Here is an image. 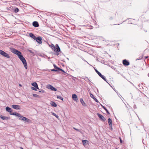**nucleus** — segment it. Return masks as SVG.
<instances>
[{"mask_svg": "<svg viewBox=\"0 0 149 149\" xmlns=\"http://www.w3.org/2000/svg\"><path fill=\"white\" fill-rule=\"evenodd\" d=\"M11 51L18 56V57L23 63L25 68L27 69L28 68L27 62L23 56L22 53L19 51L13 48L11 49Z\"/></svg>", "mask_w": 149, "mask_h": 149, "instance_id": "obj_1", "label": "nucleus"}, {"mask_svg": "<svg viewBox=\"0 0 149 149\" xmlns=\"http://www.w3.org/2000/svg\"><path fill=\"white\" fill-rule=\"evenodd\" d=\"M11 51L18 56V57L23 63L25 68L27 69L28 68L27 62L23 56L22 53L19 51L13 48L11 49Z\"/></svg>", "mask_w": 149, "mask_h": 149, "instance_id": "obj_2", "label": "nucleus"}, {"mask_svg": "<svg viewBox=\"0 0 149 149\" xmlns=\"http://www.w3.org/2000/svg\"><path fill=\"white\" fill-rule=\"evenodd\" d=\"M0 54L7 58H10L9 55L2 50H0Z\"/></svg>", "mask_w": 149, "mask_h": 149, "instance_id": "obj_3", "label": "nucleus"}, {"mask_svg": "<svg viewBox=\"0 0 149 149\" xmlns=\"http://www.w3.org/2000/svg\"><path fill=\"white\" fill-rule=\"evenodd\" d=\"M96 72L98 74V75L102 78L104 80L106 81L107 83H108V82L107 81V79L105 78V77L103 75H102L100 72L98 71L96 69L94 68Z\"/></svg>", "mask_w": 149, "mask_h": 149, "instance_id": "obj_4", "label": "nucleus"}, {"mask_svg": "<svg viewBox=\"0 0 149 149\" xmlns=\"http://www.w3.org/2000/svg\"><path fill=\"white\" fill-rule=\"evenodd\" d=\"M56 49L55 51H54L55 52L54 54L57 56H58L59 54V52L61 51V49L58 44H56Z\"/></svg>", "mask_w": 149, "mask_h": 149, "instance_id": "obj_5", "label": "nucleus"}, {"mask_svg": "<svg viewBox=\"0 0 149 149\" xmlns=\"http://www.w3.org/2000/svg\"><path fill=\"white\" fill-rule=\"evenodd\" d=\"M6 110L7 111L9 112L10 114L11 115H14L16 112H12L13 110L10 107L7 106L6 108Z\"/></svg>", "mask_w": 149, "mask_h": 149, "instance_id": "obj_6", "label": "nucleus"}, {"mask_svg": "<svg viewBox=\"0 0 149 149\" xmlns=\"http://www.w3.org/2000/svg\"><path fill=\"white\" fill-rule=\"evenodd\" d=\"M97 114L101 120L103 122L105 121L106 119L102 115L99 113H97Z\"/></svg>", "mask_w": 149, "mask_h": 149, "instance_id": "obj_7", "label": "nucleus"}, {"mask_svg": "<svg viewBox=\"0 0 149 149\" xmlns=\"http://www.w3.org/2000/svg\"><path fill=\"white\" fill-rule=\"evenodd\" d=\"M39 44H41L42 43V38L41 36H38L36 38L35 40Z\"/></svg>", "mask_w": 149, "mask_h": 149, "instance_id": "obj_8", "label": "nucleus"}, {"mask_svg": "<svg viewBox=\"0 0 149 149\" xmlns=\"http://www.w3.org/2000/svg\"><path fill=\"white\" fill-rule=\"evenodd\" d=\"M14 116H18L19 118V119L22 120H23V119H24V117L22 116L20 113H17V112H16L15 114L14 115Z\"/></svg>", "mask_w": 149, "mask_h": 149, "instance_id": "obj_9", "label": "nucleus"}, {"mask_svg": "<svg viewBox=\"0 0 149 149\" xmlns=\"http://www.w3.org/2000/svg\"><path fill=\"white\" fill-rule=\"evenodd\" d=\"M47 88L48 89H50L52 91H57V89L56 88L53 87L52 86L50 85H48Z\"/></svg>", "mask_w": 149, "mask_h": 149, "instance_id": "obj_10", "label": "nucleus"}, {"mask_svg": "<svg viewBox=\"0 0 149 149\" xmlns=\"http://www.w3.org/2000/svg\"><path fill=\"white\" fill-rule=\"evenodd\" d=\"M108 120L110 129L112 130V120L110 118H109Z\"/></svg>", "mask_w": 149, "mask_h": 149, "instance_id": "obj_11", "label": "nucleus"}, {"mask_svg": "<svg viewBox=\"0 0 149 149\" xmlns=\"http://www.w3.org/2000/svg\"><path fill=\"white\" fill-rule=\"evenodd\" d=\"M123 63L125 66H128L130 65V62L126 59L123 60Z\"/></svg>", "mask_w": 149, "mask_h": 149, "instance_id": "obj_12", "label": "nucleus"}, {"mask_svg": "<svg viewBox=\"0 0 149 149\" xmlns=\"http://www.w3.org/2000/svg\"><path fill=\"white\" fill-rule=\"evenodd\" d=\"M12 107L16 110H19L20 109V106L19 105L14 104L12 105Z\"/></svg>", "mask_w": 149, "mask_h": 149, "instance_id": "obj_13", "label": "nucleus"}, {"mask_svg": "<svg viewBox=\"0 0 149 149\" xmlns=\"http://www.w3.org/2000/svg\"><path fill=\"white\" fill-rule=\"evenodd\" d=\"M32 25L35 27H37L39 26L38 22L37 21H34L32 23Z\"/></svg>", "mask_w": 149, "mask_h": 149, "instance_id": "obj_14", "label": "nucleus"}, {"mask_svg": "<svg viewBox=\"0 0 149 149\" xmlns=\"http://www.w3.org/2000/svg\"><path fill=\"white\" fill-rule=\"evenodd\" d=\"M49 46L53 50L55 51L56 49V47L54 45L52 44H51V45L49 44Z\"/></svg>", "mask_w": 149, "mask_h": 149, "instance_id": "obj_15", "label": "nucleus"}, {"mask_svg": "<svg viewBox=\"0 0 149 149\" xmlns=\"http://www.w3.org/2000/svg\"><path fill=\"white\" fill-rule=\"evenodd\" d=\"M72 99L75 101H77L78 100L77 97V95L75 94H73L72 95Z\"/></svg>", "mask_w": 149, "mask_h": 149, "instance_id": "obj_16", "label": "nucleus"}, {"mask_svg": "<svg viewBox=\"0 0 149 149\" xmlns=\"http://www.w3.org/2000/svg\"><path fill=\"white\" fill-rule=\"evenodd\" d=\"M90 95L91 97V98H93L94 99V100L96 102H99V101L94 96V95H93V94H91V93H90Z\"/></svg>", "mask_w": 149, "mask_h": 149, "instance_id": "obj_17", "label": "nucleus"}, {"mask_svg": "<svg viewBox=\"0 0 149 149\" xmlns=\"http://www.w3.org/2000/svg\"><path fill=\"white\" fill-rule=\"evenodd\" d=\"M0 117L1 118L2 120H6L8 119L9 118V117H6V116H3L2 115L0 116Z\"/></svg>", "mask_w": 149, "mask_h": 149, "instance_id": "obj_18", "label": "nucleus"}, {"mask_svg": "<svg viewBox=\"0 0 149 149\" xmlns=\"http://www.w3.org/2000/svg\"><path fill=\"white\" fill-rule=\"evenodd\" d=\"M22 120L27 123H30L31 121L30 119L25 117H24V119H23Z\"/></svg>", "mask_w": 149, "mask_h": 149, "instance_id": "obj_19", "label": "nucleus"}, {"mask_svg": "<svg viewBox=\"0 0 149 149\" xmlns=\"http://www.w3.org/2000/svg\"><path fill=\"white\" fill-rule=\"evenodd\" d=\"M80 102L84 106H86V104L84 102L82 98H81L80 99Z\"/></svg>", "mask_w": 149, "mask_h": 149, "instance_id": "obj_20", "label": "nucleus"}, {"mask_svg": "<svg viewBox=\"0 0 149 149\" xmlns=\"http://www.w3.org/2000/svg\"><path fill=\"white\" fill-rule=\"evenodd\" d=\"M29 35L32 38H33L34 40H35L36 39V37L35 36L33 33H30Z\"/></svg>", "mask_w": 149, "mask_h": 149, "instance_id": "obj_21", "label": "nucleus"}, {"mask_svg": "<svg viewBox=\"0 0 149 149\" xmlns=\"http://www.w3.org/2000/svg\"><path fill=\"white\" fill-rule=\"evenodd\" d=\"M50 104L53 107H56L57 105L55 102L53 101H51L50 102Z\"/></svg>", "mask_w": 149, "mask_h": 149, "instance_id": "obj_22", "label": "nucleus"}, {"mask_svg": "<svg viewBox=\"0 0 149 149\" xmlns=\"http://www.w3.org/2000/svg\"><path fill=\"white\" fill-rule=\"evenodd\" d=\"M87 142H88V141L86 140H83L82 141L83 144L84 146L86 145Z\"/></svg>", "mask_w": 149, "mask_h": 149, "instance_id": "obj_23", "label": "nucleus"}, {"mask_svg": "<svg viewBox=\"0 0 149 149\" xmlns=\"http://www.w3.org/2000/svg\"><path fill=\"white\" fill-rule=\"evenodd\" d=\"M54 68L56 70H57L56 71H59V70L60 69V68L58 67L55 64H54L53 65Z\"/></svg>", "mask_w": 149, "mask_h": 149, "instance_id": "obj_24", "label": "nucleus"}, {"mask_svg": "<svg viewBox=\"0 0 149 149\" xmlns=\"http://www.w3.org/2000/svg\"><path fill=\"white\" fill-rule=\"evenodd\" d=\"M101 106L102 107V108L106 111V112L108 114H110L109 112L105 107H104L102 105H101Z\"/></svg>", "mask_w": 149, "mask_h": 149, "instance_id": "obj_25", "label": "nucleus"}, {"mask_svg": "<svg viewBox=\"0 0 149 149\" xmlns=\"http://www.w3.org/2000/svg\"><path fill=\"white\" fill-rule=\"evenodd\" d=\"M31 85L35 87L36 86L38 85V84L36 82L32 83L31 84Z\"/></svg>", "mask_w": 149, "mask_h": 149, "instance_id": "obj_26", "label": "nucleus"}, {"mask_svg": "<svg viewBox=\"0 0 149 149\" xmlns=\"http://www.w3.org/2000/svg\"><path fill=\"white\" fill-rule=\"evenodd\" d=\"M57 98H58V99H60V100H62V101H63V97H62L61 96H57Z\"/></svg>", "mask_w": 149, "mask_h": 149, "instance_id": "obj_27", "label": "nucleus"}, {"mask_svg": "<svg viewBox=\"0 0 149 149\" xmlns=\"http://www.w3.org/2000/svg\"><path fill=\"white\" fill-rule=\"evenodd\" d=\"M19 9L18 8H16L15 9L14 12L15 13H17L19 12Z\"/></svg>", "mask_w": 149, "mask_h": 149, "instance_id": "obj_28", "label": "nucleus"}, {"mask_svg": "<svg viewBox=\"0 0 149 149\" xmlns=\"http://www.w3.org/2000/svg\"><path fill=\"white\" fill-rule=\"evenodd\" d=\"M52 115L55 116L56 118H58V116L55 113H52Z\"/></svg>", "mask_w": 149, "mask_h": 149, "instance_id": "obj_29", "label": "nucleus"}, {"mask_svg": "<svg viewBox=\"0 0 149 149\" xmlns=\"http://www.w3.org/2000/svg\"><path fill=\"white\" fill-rule=\"evenodd\" d=\"M86 81H87V80L91 82V81L87 77H86L85 78H83Z\"/></svg>", "mask_w": 149, "mask_h": 149, "instance_id": "obj_30", "label": "nucleus"}, {"mask_svg": "<svg viewBox=\"0 0 149 149\" xmlns=\"http://www.w3.org/2000/svg\"><path fill=\"white\" fill-rule=\"evenodd\" d=\"M73 129L79 132H81V131H80L78 129H77L75 127H73Z\"/></svg>", "mask_w": 149, "mask_h": 149, "instance_id": "obj_31", "label": "nucleus"}, {"mask_svg": "<svg viewBox=\"0 0 149 149\" xmlns=\"http://www.w3.org/2000/svg\"><path fill=\"white\" fill-rule=\"evenodd\" d=\"M31 89L32 90H34V91H37V90L35 88V87H31Z\"/></svg>", "mask_w": 149, "mask_h": 149, "instance_id": "obj_32", "label": "nucleus"}, {"mask_svg": "<svg viewBox=\"0 0 149 149\" xmlns=\"http://www.w3.org/2000/svg\"><path fill=\"white\" fill-rule=\"evenodd\" d=\"M39 92L42 93H45V91L43 90H42L41 91H39Z\"/></svg>", "mask_w": 149, "mask_h": 149, "instance_id": "obj_33", "label": "nucleus"}, {"mask_svg": "<svg viewBox=\"0 0 149 149\" xmlns=\"http://www.w3.org/2000/svg\"><path fill=\"white\" fill-rule=\"evenodd\" d=\"M38 95H37V94H33V97H38Z\"/></svg>", "mask_w": 149, "mask_h": 149, "instance_id": "obj_34", "label": "nucleus"}, {"mask_svg": "<svg viewBox=\"0 0 149 149\" xmlns=\"http://www.w3.org/2000/svg\"><path fill=\"white\" fill-rule=\"evenodd\" d=\"M29 51L31 53L34 54V53L33 52L32 50H29Z\"/></svg>", "mask_w": 149, "mask_h": 149, "instance_id": "obj_35", "label": "nucleus"}, {"mask_svg": "<svg viewBox=\"0 0 149 149\" xmlns=\"http://www.w3.org/2000/svg\"><path fill=\"white\" fill-rule=\"evenodd\" d=\"M59 71H61L62 72H64V73H65V72L61 68H60V69L59 70Z\"/></svg>", "mask_w": 149, "mask_h": 149, "instance_id": "obj_36", "label": "nucleus"}, {"mask_svg": "<svg viewBox=\"0 0 149 149\" xmlns=\"http://www.w3.org/2000/svg\"><path fill=\"white\" fill-rule=\"evenodd\" d=\"M50 70L52 71H55V72H56V71H57V70H56L55 69H52Z\"/></svg>", "mask_w": 149, "mask_h": 149, "instance_id": "obj_37", "label": "nucleus"}, {"mask_svg": "<svg viewBox=\"0 0 149 149\" xmlns=\"http://www.w3.org/2000/svg\"><path fill=\"white\" fill-rule=\"evenodd\" d=\"M133 107L134 109H136L137 108L136 105L135 104H134L133 106Z\"/></svg>", "mask_w": 149, "mask_h": 149, "instance_id": "obj_38", "label": "nucleus"}, {"mask_svg": "<svg viewBox=\"0 0 149 149\" xmlns=\"http://www.w3.org/2000/svg\"><path fill=\"white\" fill-rule=\"evenodd\" d=\"M82 60L84 61L85 62H86L88 64H89V63H88V62L86 60H85V59H82Z\"/></svg>", "mask_w": 149, "mask_h": 149, "instance_id": "obj_39", "label": "nucleus"}, {"mask_svg": "<svg viewBox=\"0 0 149 149\" xmlns=\"http://www.w3.org/2000/svg\"><path fill=\"white\" fill-rule=\"evenodd\" d=\"M35 88L36 89H39V88L38 87V85L37 86H36L35 87Z\"/></svg>", "mask_w": 149, "mask_h": 149, "instance_id": "obj_40", "label": "nucleus"}, {"mask_svg": "<svg viewBox=\"0 0 149 149\" xmlns=\"http://www.w3.org/2000/svg\"><path fill=\"white\" fill-rule=\"evenodd\" d=\"M119 140H120V143H121V137H119Z\"/></svg>", "mask_w": 149, "mask_h": 149, "instance_id": "obj_41", "label": "nucleus"}, {"mask_svg": "<svg viewBox=\"0 0 149 149\" xmlns=\"http://www.w3.org/2000/svg\"><path fill=\"white\" fill-rule=\"evenodd\" d=\"M118 96L119 97H120V98H120V97L119 96V95H120V94H118Z\"/></svg>", "mask_w": 149, "mask_h": 149, "instance_id": "obj_42", "label": "nucleus"}, {"mask_svg": "<svg viewBox=\"0 0 149 149\" xmlns=\"http://www.w3.org/2000/svg\"><path fill=\"white\" fill-rule=\"evenodd\" d=\"M148 77H149V73H148Z\"/></svg>", "mask_w": 149, "mask_h": 149, "instance_id": "obj_43", "label": "nucleus"}, {"mask_svg": "<svg viewBox=\"0 0 149 149\" xmlns=\"http://www.w3.org/2000/svg\"><path fill=\"white\" fill-rule=\"evenodd\" d=\"M142 125L143 126V123H142Z\"/></svg>", "mask_w": 149, "mask_h": 149, "instance_id": "obj_44", "label": "nucleus"}, {"mask_svg": "<svg viewBox=\"0 0 149 149\" xmlns=\"http://www.w3.org/2000/svg\"><path fill=\"white\" fill-rule=\"evenodd\" d=\"M20 149H24L22 148L21 147L20 148Z\"/></svg>", "mask_w": 149, "mask_h": 149, "instance_id": "obj_45", "label": "nucleus"}, {"mask_svg": "<svg viewBox=\"0 0 149 149\" xmlns=\"http://www.w3.org/2000/svg\"><path fill=\"white\" fill-rule=\"evenodd\" d=\"M19 86H22V85H21V84H19Z\"/></svg>", "mask_w": 149, "mask_h": 149, "instance_id": "obj_46", "label": "nucleus"}, {"mask_svg": "<svg viewBox=\"0 0 149 149\" xmlns=\"http://www.w3.org/2000/svg\"><path fill=\"white\" fill-rule=\"evenodd\" d=\"M116 149H118V148H116Z\"/></svg>", "mask_w": 149, "mask_h": 149, "instance_id": "obj_47", "label": "nucleus"}, {"mask_svg": "<svg viewBox=\"0 0 149 149\" xmlns=\"http://www.w3.org/2000/svg\"><path fill=\"white\" fill-rule=\"evenodd\" d=\"M121 142H122V143H123V141H122V140Z\"/></svg>", "mask_w": 149, "mask_h": 149, "instance_id": "obj_48", "label": "nucleus"}, {"mask_svg": "<svg viewBox=\"0 0 149 149\" xmlns=\"http://www.w3.org/2000/svg\"><path fill=\"white\" fill-rule=\"evenodd\" d=\"M114 90V91H115V92H116L117 93V92H116V91L115 90Z\"/></svg>", "mask_w": 149, "mask_h": 149, "instance_id": "obj_49", "label": "nucleus"}, {"mask_svg": "<svg viewBox=\"0 0 149 149\" xmlns=\"http://www.w3.org/2000/svg\"><path fill=\"white\" fill-rule=\"evenodd\" d=\"M131 83L133 85V84L132 83Z\"/></svg>", "mask_w": 149, "mask_h": 149, "instance_id": "obj_50", "label": "nucleus"}, {"mask_svg": "<svg viewBox=\"0 0 149 149\" xmlns=\"http://www.w3.org/2000/svg\"><path fill=\"white\" fill-rule=\"evenodd\" d=\"M148 57H146L145 58H147Z\"/></svg>", "mask_w": 149, "mask_h": 149, "instance_id": "obj_51", "label": "nucleus"}, {"mask_svg": "<svg viewBox=\"0 0 149 149\" xmlns=\"http://www.w3.org/2000/svg\"><path fill=\"white\" fill-rule=\"evenodd\" d=\"M143 143H144L143 141Z\"/></svg>", "mask_w": 149, "mask_h": 149, "instance_id": "obj_52", "label": "nucleus"}, {"mask_svg": "<svg viewBox=\"0 0 149 149\" xmlns=\"http://www.w3.org/2000/svg\"><path fill=\"white\" fill-rule=\"evenodd\" d=\"M143 143H144L143 141Z\"/></svg>", "mask_w": 149, "mask_h": 149, "instance_id": "obj_53", "label": "nucleus"}, {"mask_svg": "<svg viewBox=\"0 0 149 149\" xmlns=\"http://www.w3.org/2000/svg\"><path fill=\"white\" fill-rule=\"evenodd\" d=\"M67 59H69L68 58H67Z\"/></svg>", "mask_w": 149, "mask_h": 149, "instance_id": "obj_54", "label": "nucleus"}]
</instances>
